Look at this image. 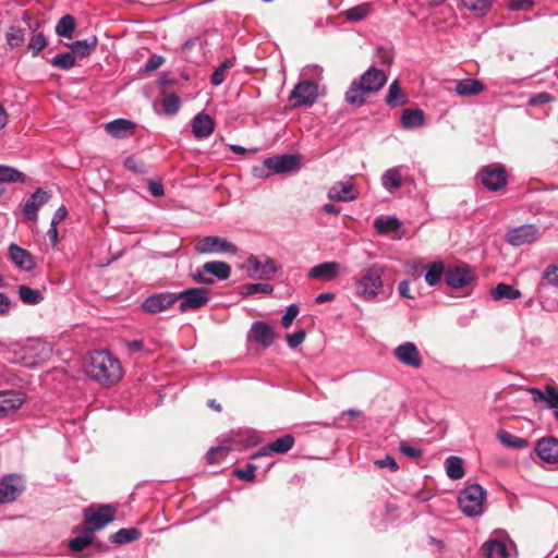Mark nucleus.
<instances>
[{"instance_id": "nucleus-1", "label": "nucleus", "mask_w": 558, "mask_h": 558, "mask_svg": "<svg viewBox=\"0 0 558 558\" xmlns=\"http://www.w3.org/2000/svg\"><path fill=\"white\" fill-rule=\"evenodd\" d=\"M86 374L105 387H110L122 378L120 361L106 350L90 352L86 364Z\"/></svg>"}, {"instance_id": "nucleus-2", "label": "nucleus", "mask_w": 558, "mask_h": 558, "mask_svg": "<svg viewBox=\"0 0 558 558\" xmlns=\"http://www.w3.org/2000/svg\"><path fill=\"white\" fill-rule=\"evenodd\" d=\"M387 83L384 71L371 66L357 81H353L345 92L344 98L349 105L362 106L369 94L380 90Z\"/></svg>"}, {"instance_id": "nucleus-3", "label": "nucleus", "mask_w": 558, "mask_h": 558, "mask_svg": "<svg viewBox=\"0 0 558 558\" xmlns=\"http://www.w3.org/2000/svg\"><path fill=\"white\" fill-rule=\"evenodd\" d=\"M383 267L372 265L355 280V294L365 301H373L384 287Z\"/></svg>"}, {"instance_id": "nucleus-4", "label": "nucleus", "mask_w": 558, "mask_h": 558, "mask_svg": "<svg viewBox=\"0 0 558 558\" xmlns=\"http://www.w3.org/2000/svg\"><path fill=\"white\" fill-rule=\"evenodd\" d=\"M299 167V159L294 155H279L266 158L262 166L253 168L255 177L267 178L272 173H286Z\"/></svg>"}, {"instance_id": "nucleus-5", "label": "nucleus", "mask_w": 558, "mask_h": 558, "mask_svg": "<svg viewBox=\"0 0 558 558\" xmlns=\"http://www.w3.org/2000/svg\"><path fill=\"white\" fill-rule=\"evenodd\" d=\"M486 492L478 484L465 487L458 498L461 511L471 518L477 517L483 512Z\"/></svg>"}, {"instance_id": "nucleus-6", "label": "nucleus", "mask_w": 558, "mask_h": 558, "mask_svg": "<svg viewBox=\"0 0 558 558\" xmlns=\"http://www.w3.org/2000/svg\"><path fill=\"white\" fill-rule=\"evenodd\" d=\"M477 181L488 191L498 192L508 183V172L501 163L483 166L476 173Z\"/></svg>"}, {"instance_id": "nucleus-7", "label": "nucleus", "mask_w": 558, "mask_h": 558, "mask_svg": "<svg viewBox=\"0 0 558 558\" xmlns=\"http://www.w3.org/2000/svg\"><path fill=\"white\" fill-rule=\"evenodd\" d=\"M14 357L9 359L14 363H20L26 367H35L40 362L48 359L50 349L40 341H33L25 347H22L14 352Z\"/></svg>"}, {"instance_id": "nucleus-8", "label": "nucleus", "mask_w": 558, "mask_h": 558, "mask_svg": "<svg viewBox=\"0 0 558 558\" xmlns=\"http://www.w3.org/2000/svg\"><path fill=\"white\" fill-rule=\"evenodd\" d=\"M83 514L85 530L94 534L114 520L116 509L111 505H101L97 509L86 508Z\"/></svg>"}, {"instance_id": "nucleus-9", "label": "nucleus", "mask_w": 558, "mask_h": 558, "mask_svg": "<svg viewBox=\"0 0 558 558\" xmlns=\"http://www.w3.org/2000/svg\"><path fill=\"white\" fill-rule=\"evenodd\" d=\"M177 296L180 301V312L185 313L199 310L206 305L210 300V292L206 288H193L181 291Z\"/></svg>"}, {"instance_id": "nucleus-10", "label": "nucleus", "mask_w": 558, "mask_h": 558, "mask_svg": "<svg viewBox=\"0 0 558 558\" xmlns=\"http://www.w3.org/2000/svg\"><path fill=\"white\" fill-rule=\"evenodd\" d=\"M25 488L26 482L22 475L12 473L3 476L0 481V501L2 505L15 501Z\"/></svg>"}, {"instance_id": "nucleus-11", "label": "nucleus", "mask_w": 558, "mask_h": 558, "mask_svg": "<svg viewBox=\"0 0 558 558\" xmlns=\"http://www.w3.org/2000/svg\"><path fill=\"white\" fill-rule=\"evenodd\" d=\"M445 282L452 289L469 288L475 283V275L468 266L450 265L446 268Z\"/></svg>"}, {"instance_id": "nucleus-12", "label": "nucleus", "mask_w": 558, "mask_h": 558, "mask_svg": "<svg viewBox=\"0 0 558 558\" xmlns=\"http://www.w3.org/2000/svg\"><path fill=\"white\" fill-rule=\"evenodd\" d=\"M195 251L198 254L228 253L235 254L236 246L228 240L215 235L201 238L195 243Z\"/></svg>"}, {"instance_id": "nucleus-13", "label": "nucleus", "mask_w": 558, "mask_h": 558, "mask_svg": "<svg viewBox=\"0 0 558 558\" xmlns=\"http://www.w3.org/2000/svg\"><path fill=\"white\" fill-rule=\"evenodd\" d=\"M318 97V86L312 81L298 83L290 94L293 107L312 106Z\"/></svg>"}, {"instance_id": "nucleus-14", "label": "nucleus", "mask_w": 558, "mask_h": 558, "mask_svg": "<svg viewBox=\"0 0 558 558\" xmlns=\"http://www.w3.org/2000/svg\"><path fill=\"white\" fill-rule=\"evenodd\" d=\"M247 266L253 270V274H250V277L257 276L259 279L264 280L274 279L278 270V266L275 260L267 255H251L247 258Z\"/></svg>"}, {"instance_id": "nucleus-15", "label": "nucleus", "mask_w": 558, "mask_h": 558, "mask_svg": "<svg viewBox=\"0 0 558 558\" xmlns=\"http://www.w3.org/2000/svg\"><path fill=\"white\" fill-rule=\"evenodd\" d=\"M539 235L538 227L535 225H523L510 229L506 234V240L513 246H521L535 242Z\"/></svg>"}, {"instance_id": "nucleus-16", "label": "nucleus", "mask_w": 558, "mask_h": 558, "mask_svg": "<svg viewBox=\"0 0 558 558\" xmlns=\"http://www.w3.org/2000/svg\"><path fill=\"white\" fill-rule=\"evenodd\" d=\"M359 196V191L353 183V177L347 180L338 181L330 186L327 197L335 202H352Z\"/></svg>"}, {"instance_id": "nucleus-17", "label": "nucleus", "mask_w": 558, "mask_h": 558, "mask_svg": "<svg viewBox=\"0 0 558 558\" xmlns=\"http://www.w3.org/2000/svg\"><path fill=\"white\" fill-rule=\"evenodd\" d=\"M395 357L403 365L420 368L423 364L422 356L415 343L404 342L393 350Z\"/></svg>"}, {"instance_id": "nucleus-18", "label": "nucleus", "mask_w": 558, "mask_h": 558, "mask_svg": "<svg viewBox=\"0 0 558 558\" xmlns=\"http://www.w3.org/2000/svg\"><path fill=\"white\" fill-rule=\"evenodd\" d=\"M178 301L175 293L162 292L148 296L142 304V308L151 314L160 313Z\"/></svg>"}, {"instance_id": "nucleus-19", "label": "nucleus", "mask_w": 558, "mask_h": 558, "mask_svg": "<svg viewBox=\"0 0 558 558\" xmlns=\"http://www.w3.org/2000/svg\"><path fill=\"white\" fill-rule=\"evenodd\" d=\"M25 402L21 391H0V417H5L20 409Z\"/></svg>"}, {"instance_id": "nucleus-20", "label": "nucleus", "mask_w": 558, "mask_h": 558, "mask_svg": "<svg viewBox=\"0 0 558 558\" xmlns=\"http://www.w3.org/2000/svg\"><path fill=\"white\" fill-rule=\"evenodd\" d=\"M537 456L547 463H558V439L549 436L537 440L535 446Z\"/></svg>"}, {"instance_id": "nucleus-21", "label": "nucleus", "mask_w": 558, "mask_h": 558, "mask_svg": "<svg viewBox=\"0 0 558 558\" xmlns=\"http://www.w3.org/2000/svg\"><path fill=\"white\" fill-rule=\"evenodd\" d=\"M11 262L25 271H31L36 267V262L32 254L17 244H10L8 248Z\"/></svg>"}, {"instance_id": "nucleus-22", "label": "nucleus", "mask_w": 558, "mask_h": 558, "mask_svg": "<svg viewBox=\"0 0 558 558\" xmlns=\"http://www.w3.org/2000/svg\"><path fill=\"white\" fill-rule=\"evenodd\" d=\"M341 265L337 262H324L312 267L307 274L310 279L332 281L340 274Z\"/></svg>"}, {"instance_id": "nucleus-23", "label": "nucleus", "mask_w": 558, "mask_h": 558, "mask_svg": "<svg viewBox=\"0 0 558 558\" xmlns=\"http://www.w3.org/2000/svg\"><path fill=\"white\" fill-rule=\"evenodd\" d=\"M206 39L203 37H194L186 40L181 47V54L184 60L198 63L199 59L204 56Z\"/></svg>"}, {"instance_id": "nucleus-24", "label": "nucleus", "mask_w": 558, "mask_h": 558, "mask_svg": "<svg viewBox=\"0 0 558 558\" xmlns=\"http://www.w3.org/2000/svg\"><path fill=\"white\" fill-rule=\"evenodd\" d=\"M294 445V437L290 434L283 435L269 442L267 446L260 448V450L252 456L253 459H256L262 456L268 454V452H275L278 454H284L289 450L292 449Z\"/></svg>"}, {"instance_id": "nucleus-25", "label": "nucleus", "mask_w": 558, "mask_h": 558, "mask_svg": "<svg viewBox=\"0 0 558 558\" xmlns=\"http://www.w3.org/2000/svg\"><path fill=\"white\" fill-rule=\"evenodd\" d=\"M50 195L43 189H37L24 205V214L28 220L37 219V210L48 202Z\"/></svg>"}, {"instance_id": "nucleus-26", "label": "nucleus", "mask_w": 558, "mask_h": 558, "mask_svg": "<svg viewBox=\"0 0 558 558\" xmlns=\"http://www.w3.org/2000/svg\"><path fill=\"white\" fill-rule=\"evenodd\" d=\"M251 336L255 342L264 348H268L274 342L275 331L268 324L264 322H256L252 325Z\"/></svg>"}, {"instance_id": "nucleus-27", "label": "nucleus", "mask_w": 558, "mask_h": 558, "mask_svg": "<svg viewBox=\"0 0 558 558\" xmlns=\"http://www.w3.org/2000/svg\"><path fill=\"white\" fill-rule=\"evenodd\" d=\"M215 121L206 113H197L192 122V132L196 138H206L213 134Z\"/></svg>"}, {"instance_id": "nucleus-28", "label": "nucleus", "mask_w": 558, "mask_h": 558, "mask_svg": "<svg viewBox=\"0 0 558 558\" xmlns=\"http://www.w3.org/2000/svg\"><path fill=\"white\" fill-rule=\"evenodd\" d=\"M135 128V123L128 119H116L105 125V130L116 138H125L131 136L134 133Z\"/></svg>"}, {"instance_id": "nucleus-29", "label": "nucleus", "mask_w": 558, "mask_h": 558, "mask_svg": "<svg viewBox=\"0 0 558 558\" xmlns=\"http://www.w3.org/2000/svg\"><path fill=\"white\" fill-rule=\"evenodd\" d=\"M482 550L486 558H508L509 556L506 544L495 538L487 539L482 545Z\"/></svg>"}, {"instance_id": "nucleus-30", "label": "nucleus", "mask_w": 558, "mask_h": 558, "mask_svg": "<svg viewBox=\"0 0 558 558\" xmlns=\"http://www.w3.org/2000/svg\"><path fill=\"white\" fill-rule=\"evenodd\" d=\"M485 88L484 84L475 78H464L454 87V92L460 96L477 95Z\"/></svg>"}, {"instance_id": "nucleus-31", "label": "nucleus", "mask_w": 558, "mask_h": 558, "mask_svg": "<svg viewBox=\"0 0 558 558\" xmlns=\"http://www.w3.org/2000/svg\"><path fill=\"white\" fill-rule=\"evenodd\" d=\"M401 124L404 129L418 128L424 124V112L420 108L404 109L401 114Z\"/></svg>"}, {"instance_id": "nucleus-32", "label": "nucleus", "mask_w": 558, "mask_h": 558, "mask_svg": "<svg viewBox=\"0 0 558 558\" xmlns=\"http://www.w3.org/2000/svg\"><path fill=\"white\" fill-rule=\"evenodd\" d=\"M98 40L96 36H90L88 38L76 40L70 45L72 52L74 54H78L81 57L89 56L97 47Z\"/></svg>"}, {"instance_id": "nucleus-33", "label": "nucleus", "mask_w": 558, "mask_h": 558, "mask_svg": "<svg viewBox=\"0 0 558 558\" xmlns=\"http://www.w3.org/2000/svg\"><path fill=\"white\" fill-rule=\"evenodd\" d=\"M204 269L210 276H214L219 280H227L231 274V268L229 264L219 260L205 263Z\"/></svg>"}, {"instance_id": "nucleus-34", "label": "nucleus", "mask_w": 558, "mask_h": 558, "mask_svg": "<svg viewBox=\"0 0 558 558\" xmlns=\"http://www.w3.org/2000/svg\"><path fill=\"white\" fill-rule=\"evenodd\" d=\"M408 101V96L401 90L399 82L393 81L388 88L386 102L390 107H400Z\"/></svg>"}, {"instance_id": "nucleus-35", "label": "nucleus", "mask_w": 558, "mask_h": 558, "mask_svg": "<svg viewBox=\"0 0 558 558\" xmlns=\"http://www.w3.org/2000/svg\"><path fill=\"white\" fill-rule=\"evenodd\" d=\"M492 298L495 301L517 300L521 298V292L507 283H499L492 290Z\"/></svg>"}, {"instance_id": "nucleus-36", "label": "nucleus", "mask_w": 558, "mask_h": 558, "mask_svg": "<svg viewBox=\"0 0 558 558\" xmlns=\"http://www.w3.org/2000/svg\"><path fill=\"white\" fill-rule=\"evenodd\" d=\"M381 185L388 190H396L402 185V175L399 167L388 169L381 177Z\"/></svg>"}, {"instance_id": "nucleus-37", "label": "nucleus", "mask_w": 558, "mask_h": 558, "mask_svg": "<svg viewBox=\"0 0 558 558\" xmlns=\"http://www.w3.org/2000/svg\"><path fill=\"white\" fill-rule=\"evenodd\" d=\"M401 222L396 217H378L374 220V228L379 234H387L398 230Z\"/></svg>"}, {"instance_id": "nucleus-38", "label": "nucleus", "mask_w": 558, "mask_h": 558, "mask_svg": "<svg viewBox=\"0 0 558 558\" xmlns=\"http://www.w3.org/2000/svg\"><path fill=\"white\" fill-rule=\"evenodd\" d=\"M19 295L22 302L28 305H37L44 300V295L39 290L25 284L19 287Z\"/></svg>"}, {"instance_id": "nucleus-39", "label": "nucleus", "mask_w": 558, "mask_h": 558, "mask_svg": "<svg viewBox=\"0 0 558 558\" xmlns=\"http://www.w3.org/2000/svg\"><path fill=\"white\" fill-rule=\"evenodd\" d=\"M446 472L449 478L460 480L464 475L462 459L451 456L445 461Z\"/></svg>"}, {"instance_id": "nucleus-40", "label": "nucleus", "mask_w": 558, "mask_h": 558, "mask_svg": "<svg viewBox=\"0 0 558 558\" xmlns=\"http://www.w3.org/2000/svg\"><path fill=\"white\" fill-rule=\"evenodd\" d=\"M446 268L442 262L432 263L426 272L425 280L429 286H435L440 282L442 276L445 277Z\"/></svg>"}, {"instance_id": "nucleus-41", "label": "nucleus", "mask_w": 558, "mask_h": 558, "mask_svg": "<svg viewBox=\"0 0 558 558\" xmlns=\"http://www.w3.org/2000/svg\"><path fill=\"white\" fill-rule=\"evenodd\" d=\"M25 174L15 168L9 166H0V183L24 182Z\"/></svg>"}, {"instance_id": "nucleus-42", "label": "nucleus", "mask_w": 558, "mask_h": 558, "mask_svg": "<svg viewBox=\"0 0 558 558\" xmlns=\"http://www.w3.org/2000/svg\"><path fill=\"white\" fill-rule=\"evenodd\" d=\"M497 438L499 439V441L509 447V448H515V449H522V448H525L527 446V440L522 438V437H518V436H514L508 432H505V430H501L497 434Z\"/></svg>"}, {"instance_id": "nucleus-43", "label": "nucleus", "mask_w": 558, "mask_h": 558, "mask_svg": "<svg viewBox=\"0 0 558 558\" xmlns=\"http://www.w3.org/2000/svg\"><path fill=\"white\" fill-rule=\"evenodd\" d=\"M75 28V20L71 15H64L56 26V33L65 38H71Z\"/></svg>"}, {"instance_id": "nucleus-44", "label": "nucleus", "mask_w": 558, "mask_h": 558, "mask_svg": "<svg viewBox=\"0 0 558 558\" xmlns=\"http://www.w3.org/2000/svg\"><path fill=\"white\" fill-rule=\"evenodd\" d=\"M140 536V532L137 529H121L114 534L111 535L110 539L112 543L116 544H126L132 541L137 539Z\"/></svg>"}, {"instance_id": "nucleus-45", "label": "nucleus", "mask_w": 558, "mask_h": 558, "mask_svg": "<svg viewBox=\"0 0 558 558\" xmlns=\"http://www.w3.org/2000/svg\"><path fill=\"white\" fill-rule=\"evenodd\" d=\"M371 12L369 3H362L344 11V16L348 21L359 22L365 19Z\"/></svg>"}, {"instance_id": "nucleus-46", "label": "nucleus", "mask_w": 558, "mask_h": 558, "mask_svg": "<svg viewBox=\"0 0 558 558\" xmlns=\"http://www.w3.org/2000/svg\"><path fill=\"white\" fill-rule=\"evenodd\" d=\"M93 539V533H89L87 530H85L82 535H78L69 542V548L71 551L78 553L85 549L87 546L92 545Z\"/></svg>"}, {"instance_id": "nucleus-47", "label": "nucleus", "mask_w": 558, "mask_h": 558, "mask_svg": "<svg viewBox=\"0 0 558 558\" xmlns=\"http://www.w3.org/2000/svg\"><path fill=\"white\" fill-rule=\"evenodd\" d=\"M464 8L476 15H484L490 8L492 0H461Z\"/></svg>"}, {"instance_id": "nucleus-48", "label": "nucleus", "mask_w": 558, "mask_h": 558, "mask_svg": "<svg viewBox=\"0 0 558 558\" xmlns=\"http://www.w3.org/2000/svg\"><path fill=\"white\" fill-rule=\"evenodd\" d=\"M52 65L62 70H70L75 64V57L73 52L58 53L51 61Z\"/></svg>"}, {"instance_id": "nucleus-49", "label": "nucleus", "mask_w": 558, "mask_h": 558, "mask_svg": "<svg viewBox=\"0 0 558 558\" xmlns=\"http://www.w3.org/2000/svg\"><path fill=\"white\" fill-rule=\"evenodd\" d=\"M233 61L226 59L211 74L210 83L218 86L223 83L226 78V72L233 66Z\"/></svg>"}, {"instance_id": "nucleus-50", "label": "nucleus", "mask_w": 558, "mask_h": 558, "mask_svg": "<svg viewBox=\"0 0 558 558\" xmlns=\"http://www.w3.org/2000/svg\"><path fill=\"white\" fill-rule=\"evenodd\" d=\"M229 452V449L223 446L211 447L206 453L208 464H215L223 460Z\"/></svg>"}, {"instance_id": "nucleus-51", "label": "nucleus", "mask_w": 558, "mask_h": 558, "mask_svg": "<svg viewBox=\"0 0 558 558\" xmlns=\"http://www.w3.org/2000/svg\"><path fill=\"white\" fill-rule=\"evenodd\" d=\"M162 108L168 114H175L180 109V98L175 94H168L162 99Z\"/></svg>"}, {"instance_id": "nucleus-52", "label": "nucleus", "mask_w": 558, "mask_h": 558, "mask_svg": "<svg viewBox=\"0 0 558 558\" xmlns=\"http://www.w3.org/2000/svg\"><path fill=\"white\" fill-rule=\"evenodd\" d=\"M25 40L23 29L19 27H11L7 32V43L10 47L15 48L21 46Z\"/></svg>"}, {"instance_id": "nucleus-53", "label": "nucleus", "mask_w": 558, "mask_h": 558, "mask_svg": "<svg viewBox=\"0 0 558 558\" xmlns=\"http://www.w3.org/2000/svg\"><path fill=\"white\" fill-rule=\"evenodd\" d=\"M255 471H256V465L252 464V463H247L243 469H239V468L234 469L233 474L239 480L252 482L255 478Z\"/></svg>"}, {"instance_id": "nucleus-54", "label": "nucleus", "mask_w": 558, "mask_h": 558, "mask_svg": "<svg viewBox=\"0 0 558 558\" xmlns=\"http://www.w3.org/2000/svg\"><path fill=\"white\" fill-rule=\"evenodd\" d=\"M542 278L546 284L558 288V265H549L543 272Z\"/></svg>"}, {"instance_id": "nucleus-55", "label": "nucleus", "mask_w": 558, "mask_h": 558, "mask_svg": "<svg viewBox=\"0 0 558 558\" xmlns=\"http://www.w3.org/2000/svg\"><path fill=\"white\" fill-rule=\"evenodd\" d=\"M47 46V39L43 33H38L32 37L28 48L36 56Z\"/></svg>"}, {"instance_id": "nucleus-56", "label": "nucleus", "mask_w": 558, "mask_h": 558, "mask_svg": "<svg viewBox=\"0 0 558 558\" xmlns=\"http://www.w3.org/2000/svg\"><path fill=\"white\" fill-rule=\"evenodd\" d=\"M244 289L247 295H252L256 293L269 294L272 292L274 288L268 283H248Z\"/></svg>"}, {"instance_id": "nucleus-57", "label": "nucleus", "mask_w": 558, "mask_h": 558, "mask_svg": "<svg viewBox=\"0 0 558 558\" xmlns=\"http://www.w3.org/2000/svg\"><path fill=\"white\" fill-rule=\"evenodd\" d=\"M298 314H299V306L296 304H290L287 307L286 313L281 317L282 326L284 328H289L292 325V323L295 319V317L298 316Z\"/></svg>"}, {"instance_id": "nucleus-58", "label": "nucleus", "mask_w": 558, "mask_h": 558, "mask_svg": "<svg viewBox=\"0 0 558 558\" xmlns=\"http://www.w3.org/2000/svg\"><path fill=\"white\" fill-rule=\"evenodd\" d=\"M123 163H124V167L132 172H135V173L146 172L145 165L141 160H138L134 157H126L124 159Z\"/></svg>"}, {"instance_id": "nucleus-59", "label": "nucleus", "mask_w": 558, "mask_h": 558, "mask_svg": "<svg viewBox=\"0 0 558 558\" xmlns=\"http://www.w3.org/2000/svg\"><path fill=\"white\" fill-rule=\"evenodd\" d=\"M306 333L304 330H298L293 333L287 335V342L290 348H298L305 339Z\"/></svg>"}, {"instance_id": "nucleus-60", "label": "nucleus", "mask_w": 558, "mask_h": 558, "mask_svg": "<svg viewBox=\"0 0 558 558\" xmlns=\"http://www.w3.org/2000/svg\"><path fill=\"white\" fill-rule=\"evenodd\" d=\"M545 389L547 392L546 402L548 407L551 409H558V389L551 385H547Z\"/></svg>"}, {"instance_id": "nucleus-61", "label": "nucleus", "mask_w": 558, "mask_h": 558, "mask_svg": "<svg viewBox=\"0 0 558 558\" xmlns=\"http://www.w3.org/2000/svg\"><path fill=\"white\" fill-rule=\"evenodd\" d=\"M192 277L198 283H203V284H213L214 283V279L210 277V275L207 271H205L204 265L202 266V268L197 269L193 274Z\"/></svg>"}, {"instance_id": "nucleus-62", "label": "nucleus", "mask_w": 558, "mask_h": 558, "mask_svg": "<svg viewBox=\"0 0 558 558\" xmlns=\"http://www.w3.org/2000/svg\"><path fill=\"white\" fill-rule=\"evenodd\" d=\"M375 465H377L380 469L388 468L392 472H396L399 469V465L396 462V460L389 454H387L384 459L376 460Z\"/></svg>"}, {"instance_id": "nucleus-63", "label": "nucleus", "mask_w": 558, "mask_h": 558, "mask_svg": "<svg viewBox=\"0 0 558 558\" xmlns=\"http://www.w3.org/2000/svg\"><path fill=\"white\" fill-rule=\"evenodd\" d=\"M533 5V0H509L508 8L511 11L529 10Z\"/></svg>"}, {"instance_id": "nucleus-64", "label": "nucleus", "mask_w": 558, "mask_h": 558, "mask_svg": "<svg viewBox=\"0 0 558 558\" xmlns=\"http://www.w3.org/2000/svg\"><path fill=\"white\" fill-rule=\"evenodd\" d=\"M163 62H165L163 57L154 54L149 58V60L145 64V71L146 72L155 71L158 68H160L163 64Z\"/></svg>"}]
</instances>
